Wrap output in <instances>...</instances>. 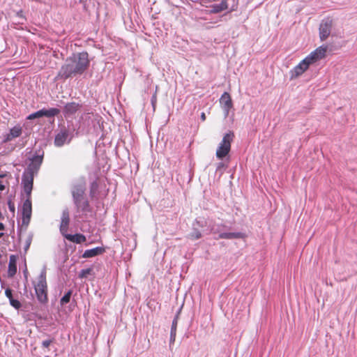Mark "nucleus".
Returning <instances> with one entry per match:
<instances>
[{"label":"nucleus","instance_id":"1","mask_svg":"<svg viewBox=\"0 0 357 357\" xmlns=\"http://www.w3.org/2000/svg\"><path fill=\"white\" fill-rule=\"evenodd\" d=\"M89 66V59L87 52L73 54L67 58L57 76L62 79H67L72 75H81L88 68Z\"/></svg>","mask_w":357,"mask_h":357},{"label":"nucleus","instance_id":"2","mask_svg":"<svg viewBox=\"0 0 357 357\" xmlns=\"http://www.w3.org/2000/svg\"><path fill=\"white\" fill-rule=\"evenodd\" d=\"M43 156L36 155L31 159L27 169L22 175V184L23 185L24 192L31 194L33 189V177L42 164Z\"/></svg>","mask_w":357,"mask_h":357},{"label":"nucleus","instance_id":"3","mask_svg":"<svg viewBox=\"0 0 357 357\" xmlns=\"http://www.w3.org/2000/svg\"><path fill=\"white\" fill-rule=\"evenodd\" d=\"M34 289L38 300L40 303H45L47 301L45 270H43L37 278V282L34 284Z\"/></svg>","mask_w":357,"mask_h":357},{"label":"nucleus","instance_id":"4","mask_svg":"<svg viewBox=\"0 0 357 357\" xmlns=\"http://www.w3.org/2000/svg\"><path fill=\"white\" fill-rule=\"evenodd\" d=\"M234 132L229 131L226 133L220 143L215 153V155L218 159H223L226 157L231 149V144L234 139Z\"/></svg>","mask_w":357,"mask_h":357},{"label":"nucleus","instance_id":"5","mask_svg":"<svg viewBox=\"0 0 357 357\" xmlns=\"http://www.w3.org/2000/svg\"><path fill=\"white\" fill-rule=\"evenodd\" d=\"M26 195V199L22 204L21 208L22 224L27 226L29 224L31 214H32V205L31 201V194L24 192Z\"/></svg>","mask_w":357,"mask_h":357},{"label":"nucleus","instance_id":"6","mask_svg":"<svg viewBox=\"0 0 357 357\" xmlns=\"http://www.w3.org/2000/svg\"><path fill=\"white\" fill-rule=\"evenodd\" d=\"M312 65L305 57L289 71V79L294 80L301 76Z\"/></svg>","mask_w":357,"mask_h":357},{"label":"nucleus","instance_id":"7","mask_svg":"<svg viewBox=\"0 0 357 357\" xmlns=\"http://www.w3.org/2000/svg\"><path fill=\"white\" fill-rule=\"evenodd\" d=\"M333 26L332 20L327 18L321 21L319 26V37L321 40H325L331 34Z\"/></svg>","mask_w":357,"mask_h":357},{"label":"nucleus","instance_id":"8","mask_svg":"<svg viewBox=\"0 0 357 357\" xmlns=\"http://www.w3.org/2000/svg\"><path fill=\"white\" fill-rule=\"evenodd\" d=\"M327 50V46H320L312 52L306 58L310 61V63L313 64L326 56Z\"/></svg>","mask_w":357,"mask_h":357},{"label":"nucleus","instance_id":"9","mask_svg":"<svg viewBox=\"0 0 357 357\" xmlns=\"http://www.w3.org/2000/svg\"><path fill=\"white\" fill-rule=\"evenodd\" d=\"M220 104L224 112V116L227 118L229 116V110L233 107V102L230 95L225 92L220 98Z\"/></svg>","mask_w":357,"mask_h":357},{"label":"nucleus","instance_id":"10","mask_svg":"<svg viewBox=\"0 0 357 357\" xmlns=\"http://www.w3.org/2000/svg\"><path fill=\"white\" fill-rule=\"evenodd\" d=\"M59 113V109L56 108H52L50 109H40L39 111H37L36 112H34L33 114H31L27 116V119L32 120L37 118H40L43 116H47V117H52L54 116L57 115Z\"/></svg>","mask_w":357,"mask_h":357},{"label":"nucleus","instance_id":"11","mask_svg":"<svg viewBox=\"0 0 357 357\" xmlns=\"http://www.w3.org/2000/svg\"><path fill=\"white\" fill-rule=\"evenodd\" d=\"M22 133V128L17 124L10 129L9 132L3 136V142H8L20 137Z\"/></svg>","mask_w":357,"mask_h":357},{"label":"nucleus","instance_id":"12","mask_svg":"<svg viewBox=\"0 0 357 357\" xmlns=\"http://www.w3.org/2000/svg\"><path fill=\"white\" fill-rule=\"evenodd\" d=\"M61 219L60 231L64 236V234H67L70 222L69 211L68 209L63 211Z\"/></svg>","mask_w":357,"mask_h":357},{"label":"nucleus","instance_id":"13","mask_svg":"<svg viewBox=\"0 0 357 357\" xmlns=\"http://www.w3.org/2000/svg\"><path fill=\"white\" fill-rule=\"evenodd\" d=\"M85 192V187L82 184H79L75 185L72 190V195L73 198V202L78 200L84 197Z\"/></svg>","mask_w":357,"mask_h":357},{"label":"nucleus","instance_id":"14","mask_svg":"<svg viewBox=\"0 0 357 357\" xmlns=\"http://www.w3.org/2000/svg\"><path fill=\"white\" fill-rule=\"evenodd\" d=\"M77 211L87 212L89 211V204L87 199L84 197L74 202Z\"/></svg>","mask_w":357,"mask_h":357},{"label":"nucleus","instance_id":"15","mask_svg":"<svg viewBox=\"0 0 357 357\" xmlns=\"http://www.w3.org/2000/svg\"><path fill=\"white\" fill-rule=\"evenodd\" d=\"M80 106L78 103L75 102L67 103L63 109L64 115L71 116L74 114L79 109Z\"/></svg>","mask_w":357,"mask_h":357},{"label":"nucleus","instance_id":"16","mask_svg":"<svg viewBox=\"0 0 357 357\" xmlns=\"http://www.w3.org/2000/svg\"><path fill=\"white\" fill-rule=\"evenodd\" d=\"M17 272V257L15 255L10 256L8 262V276L13 277Z\"/></svg>","mask_w":357,"mask_h":357},{"label":"nucleus","instance_id":"17","mask_svg":"<svg viewBox=\"0 0 357 357\" xmlns=\"http://www.w3.org/2000/svg\"><path fill=\"white\" fill-rule=\"evenodd\" d=\"M63 236L68 241L76 243H82L86 241L85 236L81 234H76L74 235L66 234Z\"/></svg>","mask_w":357,"mask_h":357},{"label":"nucleus","instance_id":"18","mask_svg":"<svg viewBox=\"0 0 357 357\" xmlns=\"http://www.w3.org/2000/svg\"><path fill=\"white\" fill-rule=\"evenodd\" d=\"M104 251H105L104 248H102L101 247H97V248H95L93 249L85 250L82 257L84 258L93 257L95 256H97L98 255L103 253Z\"/></svg>","mask_w":357,"mask_h":357},{"label":"nucleus","instance_id":"19","mask_svg":"<svg viewBox=\"0 0 357 357\" xmlns=\"http://www.w3.org/2000/svg\"><path fill=\"white\" fill-rule=\"evenodd\" d=\"M68 133L66 132H61L58 133L54 139V144L56 146H61L64 144L68 138Z\"/></svg>","mask_w":357,"mask_h":357},{"label":"nucleus","instance_id":"20","mask_svg":"<svg viewBox=\"0 0 357 357\" xmlns=\"http://www.w3.org/2000/svg\"><path fill=\"white\" fill-rule=\"evenodd\" d=\"M178 324V315L176 316L172 321L171 331H170V344H174L176 335V328Z\"/></svg>","mask_w":357,"mask_h":357},{"label":"nucleus","instance_id":"21","mask_svg":"<svg viewBox=\"0 0 357 357\" xmlns=\"http://www.w3.org/2000/svg\"><path fill=\"white\" fill-rule=\"evenodd\" d=\"M227 8V3L226 1H222L219 4H215L211 6L210 13H218Z\"/></svg>","mask_w":357,"mask_h":357},{"label":"nucleus","instance_id":"22","mask_svg":"<svg viewBox=\"0 0 357 357\" xmlns=\"http://www.w3.org/2000/svg\"><path fill=\"white\" fill-rule=\"evenodd\" d=\"M243 237V234L240 232H225L219 234V238L231 239Z\"/></svg>","mask_w":357,"mask_h":357},{"label":"nucleus","instance_id":"23","mask_svg":"<svg viewBox=\"0 0 357 357\" xmlns=\"http://www.w3.org/2000/svg\"><path fill=\"white\" fill-rule=\"evenodd\" d=\"M72 295V291H68L61 298L60 303L61 305H65L70 301Z\"/></svg>","mask_w":357,"mask_h":357},{"label":"nucleus","instance_id":"24","mask_svg":"<svg viewBox=\"0 0 357 357\" xmlns=\"http://www.w3.org/2000/svg\"><path fill=\"white\" fill-rule=\"evenodd\" d=\"M10 304L15 307V309H19L21 307V303L19 301L11 298L10 301Z\"/></svg>","mask_w":357,"mask_h":357},{"label":"nucleus","instance_id":"25","mask_svg":"<svg viewBox=\"0 0 357 357\" xmlns=\"http://www.w3.org/2000/svg\"><path fill=\"white\" fill-rule=\"evenodd\" d=\"M91 268L83 269L79 273V276L81 278H86L87 275L91 273Z\"/></svg>","mask_w":357,"mask_h":357},{"label":"nucleus","instance_id":"26","mask_svg":"<svg viewBox=\"0 0 357 357\" xmlns=\"http://www.w3.org/2000/svg\"><path fill=\"white\" fill-rule=\"evenodd\" d=\"M8 208L13 213H15V207L14 203L11 200H8Z\"/></svg>","mask_w":357,"mask_h":357},{"label":"nucleus","instance_id":"27","mask_svg":"<svg viewBox=\"0 0 357 357\" xmlns=\"http://www.w3.org/2000/svg\"><path fill=\"white\" fill-rule=\"evenodd\" d=\"M31 242V237H29L26 241V244H25L24 248L25 252H26L28 250V249L29 248Z\"/></svg>","mask_w":357,"mask_h":357},{"label":"nucleus","instance_id":"28","mask_svg":"<svg viewBox=\"0 0 357 357\" xmlns=\"http://www.w3.org/2000/svg\"><path fill=\"white\" fill-rule=\"evenodd\" d=\"M5 294L6 296V297L9 299V301L13 298V295H12V291L11 289H6V291H5Z\"/></svg>","mask_w":357,"mask_h":357},{"label":"nucleus","instance_id":"29","mask_svg":"<svg viewBox=\"0 0 357 357\" xmlns=\"http://www.w3.org/2000/svg\"><path fill=\"white\" fill-rule=\"evenodd\" d=\"M51 343H52V340H47L43 341L42 345L44 347H48L50 345Z\"/></svg>","mask_w":357,"mask_h":357},{"label":"nucleus","instance_id":"30","mask_svg":"<svg viewBox=\"0 0 357 357\" xmlns=\"http://www.w3.org/2000/svg\"><path fill=\"white\" fill-rule=\"evenodd\" d=\"M192 237H193L195 239H198L201 237V233L196 231L195 234H192Z\"/></svg>","mask_w":357,"mask_h":357},{"label":"nucleus","instance_id":"31","mask_svg":"<svg viewBox=\"0 0 357 357\" xmlns=\"http://www.w3.org/2000/svg\"><path fill=\"white\" fill-rule=\"evenodd\" d=\"M5 227L3 223L0 222V238L3 235V231L4 230Z\"/></svg>","mask_w":357,"mask_h":357},{"label":"nucleus","instance_id":"32","mask_svg":"<svg viewBox=\"0 0 357 357\" xmlns=\"http://www.w3.org/2000/svg\"><path fill=\"white\" fill-rule=\"evenodd\" d=\"M200 118H201L202 121H204L206 120V115H205V113L202 112V113L201 114Z\"/></svg>","mask_w":357,"mask_h":357},{"label":"nucleus","instance_id":"33","mask_svg":"<svg viewBox=\"0 0 357 357\" xmlns=\"http://www.w3.org/2000/svg\"><path fill=\"white\" fill-rule=\"evenodd\" d=\"M5 189L4 185L2 184V183L0 181V190L2 191Z\"/></svg>","mask_w":357,"mask_h":357},{"label":"nucleus","instance_id":"34","mask_svg":"<svg viewBox=\"0 0 357 357\" xmlns=\"http://www.w3.org/2000/svg\"><path fill=\"white\" fill-rule=\"evenodd\" d=\"M222 166H223L222 163H219L218 165V169L220 168Z\"/></svg>","mask_w":357,"mask_h":357},{"label":"nucleus","instance_id":"35","mask_svg":"<svg viewBox=\"0 0 357 357\" xmlns=\"http://www.w3.org/2000/svg\"><path fill=\"white\" fill-rule=\"evenodd\" d=\"M4 176L3 174H0V178H3Z\"/></svg>","mask_w":357,"mask_h":357}]
</instances>
